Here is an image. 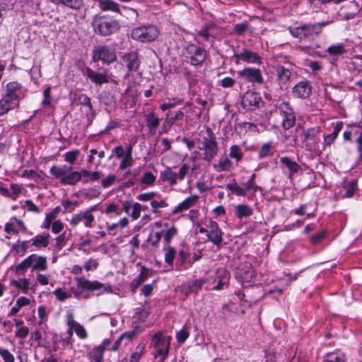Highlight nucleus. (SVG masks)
I'll list each match as a JSON object with an SVG mask.
<instances>
[{
    "label": "nucleus",
    "instance_id": "ea45409f",
    "mask_svg": "<svg viewBox=\"0 0 362 362\" xmlns=\"http://www.w3.org/2000/svg\"><path fill=\"white\" fill-rule=\"evenodd\" d=\"M59 3L62 4L73 9H79L82 7L83 0H57Z\"/></svg>",
    "mask_w": 362,
    "mask_h": 362
},
{
    "label": "nucleus",
    "instance_id": "de8ad7c7",
    "mask_svg": "<svg viewBox=\"0 0 362 362\" xmlns=\"http://www.w3.org/2000/svg\"><path fill=\"white\" fill-rule=\"evenodd\" d=\"M80 151L74 150L71 151L66 152L65 154L64 160L65 161L69 163L70 164H74L76 158L79 156Z\"/></svg>",
    "mask_w": 362,
    "mask_h": 362
},
{
    "label": "nucleus",
    "instance_id": "79ce46f5",
    "mask_svg": "<svg viewBox=\"0 0 362 362\" xmlns=\"http://www.w3.org/2000/svg\"><path fill=\"white\" fill-rule=\"evenodd\" d=\"M206 281L203 279H197L194 281L188 287V292L197 293L202 287Z\"/></svg>",
    "mask_w": 362,
    "mask_h": 362
},
{
    "label": "nucleus",
    "instance_id": "f3484780",
    "mask_svg": "<svg viewBox=\"0 0 362 362\" xmlns=\"http://www.w3.org/2000/svg\"><path fill=\"white\" fill-rule=\"evenodd\" d=\"M334 22L333 20L317 23L315 24H306L303 25L304 29V36H310L313 35H319L322 28Z\"/></svg>",
    "mask_w": 362,
    "mask_h": 362
},
{
    "label": "nucleus",
    "instance_id": "a19ab883",
    "mask_svg": "<svg viewBox=\"0 0 362 362\" xmlns=\"http://www.w3.org/2000/svg\"><path fill=\"white\" fill-rule=\"evenodd\" d=\"M11 285L18 288H21L24 293H27L29 289V282L26 279H22L19 281L12 280Z\"/></svg>",
    "mask_w": 362,
    "mask_h": 362
},
{
    "label": "nucleus",
    "instance_id": "37998d69",
    "mask_svg": "<svg viewBox=\"0 0 362 362\" xmlns=\"http://www.w3.org/2000/svg\"><path fill=\"white\" fill-rule=\"evenodd\" d=\"M226 187L237 195L244 196L245 194V190L240 187L235 182L228 184Z\"/></svg>",
    "mask_w": 362,
    "mask_h": 362
},
{
    "label": "nucleus",
    "instance_id": "338daca9",
    "mask_svg": "<svg viewBox=\"0 0 362 362\" xmlns=\"http://www.w3.org/2000/svg\"><path fill=\"white\" fill-rule=\"evenodd\" d=\"M323 362H345L344 359L341 356H336L335 354H331L327 356V358Z\"/></svg>",
    "mask_w": 362,
    "mask_h": 362
},
{
    "label": "nucleus",
    "instance_id": "69168bd1",
    "mask_svg": "<svg viewBox=\"0 0 362 362\" xmlns=\"http://www.w3.org/2000/svg\"><path fill=\"white\" fill-rule=\"evenodd\" d=\"M54 294L58 300L63 301L69 297L66 292H64L61 288H57L54 291Z\"/></svg>",
    "mask_w": 362,
    "mask_h": 362
},
{
    "label": "nucleus",
    "instance_id": "dca6fc26",
    "mask_svg": "<svg viewBox=\"0 0 362 362\" xmlns=\"http://www.w3.org/2000/svg\"><path fill=\"white\" fill-rule=\"evenodd\" d=\"M238 61L243 60L247 63L251 64H261V57L256 52L249 49H244L240 54H235L233 56Z\"/></svg>",
    "mask_w": 362,
    "mask_h": 362
},
{
    "label": "nucleus",
    "instance_id": "aec40b11",
    "mask_svg": "<svg viewBox=\"0 0 362 362\" xmlns=\"http://www.w3.org/2000/svg\"><path fill=\"white\" fill-rule=\"evenodd\" d=\"M67 325L69 326V333L70 334H72V330L74 329L75 332L81 338L84 339L87 337V333L84 327L75 321L71 315L68 317Z\"/></svg>",
    "mask_w": 362,
    "mask_h": 362
},
{
    "label": "nucleus",
    "instance_id": "864d4df0",
    "mask_svg": "<svg viewBox=\"0 0 362 362\" xmlns=\"http://www.w3.org/2000/svg\"><path fill=\"white\" fill-rule=\"evenodd\" d=\"M0 356L2 357L5 362H14V356L9 352L8 349L1 348Z\"/></svg>",
    "mask_w": 362,
    "mask_h": 362
},
{
    "label": "nucleus",
    "instance_id": "7ed1b4c3",
    "mask_svg": "<svg viewBox=\"0 0 362 362\" xmlns=\"http://www.w3.org/2000/svg\"><path fill=\"white\" fill-rule=\"evenodd\" d=\"M158 29L153 25L134 28L131 32L132 37L141 42H153L158 37Z\"/></svg>",
    "mask_w": 362,
    "mask_h": 362
},
{
    "label": "nucleus",
    "instance_id": "39448f33",
    "mask_svg": "<svg viewBox=\"0 0 362 362\" xmlns=\"http://www.w3.org/2000/svg\"><path fill=\"white\" fill-rule=\"evenodd\" d=\"M94 62L102 61L106 64H111L117 59L115 49L107 45L95 47L93 50Z\"/></svg>",
    "mask_w": 362,
    "mask_h": 362
},
{
    "label": "nucleus",
    "instance_id": "e433bc0d",
    "mask_svg": "<svg viewBox=\"0 0 362 362\" xmlns=\"http://www.w3.org/2000/svg\"><path fill=\"white\" fill-rule=\"evenodd\" d=\"M283 117L282 126L285 129H289L296 122V116L295 114H288L281 115Z\"/></svg>",
    "mask_w": 362,
    "mask_h": 362
},
{
    "label": "nucleus",
    "instance_id": "6ab92c4d",
    "mask_svg": "<svg viewBox=\"0 0 362 362\" xmlns=\"http://www.w3.org/2000/svg\"><path fill=\"white\" fill-rule=\"evenodd\" d=\"M151 275L150 270L142 266L141 268V272L139 275L133 279L130 284L131 289L133 292H135L136 288L140 286V285L144 282L148 277Z\"/></svg>",
    "mask_w": 362,
    "mask_h": 362
},
{
    "label": "nucleus",
    "instance_id": "a211bd4d",
    "mask_svg": "<svg viewBox=\"0 0 362 362\" xmlns=\"http://www.w3.org/2000/svg\"><path fill=\"white\" fill-rule=\"evenodd\" d=\"M312 91V87L308 81H300L293 87V94L300 98H308Z\"/></svg>",
    "mask_w": 362,
    "mask_h": 362
},
{
    "label": "nucleus",
    "instance_id": "20e7f679",
    "mask_svg": "<svg viewBox=\"0 0 362 362\" xmlns=\"http://www.w3.org/2000/svg\"><path fill=\"white\" fill-rule=\"evenodd\" d=\"M208 136L203 138L202 148L204 151V160L206 161H211L218 153V144L216 141L215 135L210 128H207L206 130Z\"/></svg>",
    "mask_w": 362,
    "mask_h": 362
},
{
    "label": "nucleus",
    "instance_id": "f257e3e1",
    "mask_svg": "<svg viewBox=\"0 0 362 362\" xmlns=\"http://www.w3.org/2000/svg\"><path fill=\"white\" fill-rule=\"evenodd\" d=\"M50 173L55 178H61L60 183L62 185H74L80 181V177L77 171H73L71 166L53 165L50 168Z\"/></svg>",
    "mask_w": 362,
    "mask_h": 362
},
{
    "label": "nucleus",
    "instance_id": "0e129e2a",
    "mask_svg": "<svg viewBox=\"0 0 362 362\" xmlns=\"http://www.w3.org/2000/svg\"><path fill=\"white\" fill-rule=\"evenodd\" d=\"M63 228H64V226H63V223H62V221L59 220H57L52 223V231L54 233L57 234V233H59V232H61Z\"/></svg>",
    "mask_w": 362,
    "mask_h": 362
},
{
    "label": "nucleus",
    "instance_id": "58836bf2",
    "mask_svg": "<svg viewBox=\"0 0 362 362\" xmlns=\"http://www.w3.org/2000/svg\"><path fill=\"white\" fill-rule=\"evenodd\" d=\"M103 347H95L90 354V358L93 362H103Z\"/></svg>",
    "mask_w": 362,
    "mask_h": 362
},
{
    "label": "nucleus",
    "instance_id": "c756f323",
    "mask_svg": "<svg viewBox=\"0 0 362 362\" xmlns=\"http://www.w3.org/2000/svg\"><path fill=\"white\" fill-rule=\"evenodd\" d=\"M161 178L164 181L169 182L172 185L177 183V174L170 168H167L164 171L161 172Z\"/></svg>",
    "mask_w": 362,
    "mask_h": 362
},
{
    "label": "nucleus",
    "instance_id": "473e14b6",
    "mask_svg": "<svg viewBox=\"0 0 362 362\" xmlns=\"http://www.w3.org/2000/svg\"><path fill=\"white\" fill-rule=\"evenodd\" d=\"M253 210L246 204H239L236 207L235 214L240 218L247 217L252 214Z\"/></svg>",
    "mask_w": 362,
    "mask_h": 362
},
{
    "label": "nucleus",
    "instance_id": "2eb2a0df",
    "mask_svg": "<svg viewBox=\"0 0 362 362\" xmlns=\"http://www.w3.org/2000/svg\"><path fill=\"white\" fill-rule=\"evenodd\" d=\"M189 51L192 53L190 57V63L193 66H199L204 63L206 58V54L204 49L192 45Z\"/></svg>",
    "mask_w": 362,
    "mask_h": 362
},
{
    "label": "nucleus",
    "instance_id": "4468645a",
    "mask_svg": "<svg viewBox=\"0 0 362 362\" xmlns=\"http://www.w3.org/2000/svg\"><path fill=\"white\" fill-rule=\"evenodd\" d=\"M19 105V99L6 94L0 100V116Z\"/></svg>",
    "mask_w": 362,
    "mask_h": 362
},
{
    "label": "nucleus",
    "instance_id": "5fc2aeb1",
    "mask_svg": "<svg viewBox=\"0 0 362 362\" xmlns=\"http://www.w3.org/2000/svg\"><path fill=\"white\" fill-rule=\"evenodd\" d=\"M189 337V332L187 329L183 327L179 332H177L176 339L178 342L184 343Z\"/></svg>",
    "mask_w": 362,
    "mask_h": 362
},
{
    "label": "nucleus",
    "instance_id": "9b49d317",
    "mask_svg": "<svg viewBox=\"0 0 362 362\" xmlns=\"http://www.w3.org/2000/svg\"><path fill=\"white\" fill-rule=\"evenodd\" d=\"M122 62L126 66L129 72L136 71L140 66V60L137 52L133 51L124 54L122 57Z\"/></svg>",
    "mask_w": 362,
    "mask_h": 362
},
{
    "label": "nucleus",
    "instance_id": "0eeeda50",
    "mask_svg": "<svg viewBox=\"0 0 362 362\" xmlns=\"http://www.w3.org/2000/svg\"><path fill=\"white\" fill-rule=\"evenodd\" d=\"M171 337L163 335L161 333H156L152 339V344L156 350L155 356H168Z\"/></svg>",
    "mask_w": 362,
    "mask_h": 362
},
{
    "label": "nucleus",
    "instance_id": "c9c22d12",
    "mask_svg": "<svg viewBox=\"0 0 362 362\" xmlns=\"http://www.w3.org/2000/svg\"><path fill=\"white\" fill-rule=\"evenodd\" d=\"M145 349V344H139L136 348L132 354L130 356V362H139L141 357L144 354V351Z\"/></svg>",
    "mask_w": 362,
    "mask_h": 362
},
{
    "label": "nucleus",
    "instance_id": "49530a36",
    "mask_svg": "<svg viewBox=\"0 0 362 362\" xmlns=\"http://www.w3.org/2000/svg\"><path fill=\"white\" fill-rule=\"evenodd\" d=\"M346 189L345 194L343 195L344 197L350 198L353 196L354 192L356 189V182L352 180L347 185L344 187Z\"/></svg>",
    "mask_w": 362,
    "mask_h": 362
},
{
    "label": "nucleus",
    "instance_id": "4be33fe9",
    "mask_svg": "<svg viewBox=\"0 0 362 362\" xmlns=\"http://www.w3.org/2000/svg\"><path fill=\"white\" fill-rule=\"evenodd\" d=\"M280 163L282 165V168H286L289 170V177L298 173L300 170V166L296 162L292 160L288 157H282L280 158Z\"/></svg>",
    "mask_w": 362,
    "mask_h": 362
},
{
    "label": "nucleus",
    "instance_id": "c85d7f7f",
    "mask_svg": "<svg viewBox=\"0 0 362 362\" xmlns=\"http://www.w3.org/2000/svg\"><path fill=\"white\" fill-rule=\"evenodd\" d=\"M50 236L47 235H37L33 238V245L36 247H47L49 245Z\"/></svg>",
    "mask_w": 362,
    "mask_h": 362
},
{
    "label": "nucleus",
    "instance_id": "f8f14e48",
    "mask_svg": "<svg viewBox=\"0 0 362 362\" xmlns=\"http://www.w3.org/2000/svg\"><path fill=\"white\" fill-rule=\"evenodd\" d=\"M95 218L90 211H85L77 214L73 216L70 221V224L73 226H76L80 222L84 221V225L87 228H91Z\"/></svg>",
    "mask_w": 362,
    "mask_h": 362
},
{
    "label": "nucleus",
    "instance_id": "a18cd8bd",
    "mask_svg": "<svg viewBox=\"0 0 362 362\" xmlns=\"http://www.w3.org/2000/svg\"><path fill=\"white\" fill-rule=\"evenodd\" d=\"M175 253L176 251L173 247L170 246L167 247L166 252L165 254V260L168 264H173Z\"/></svg>",
    "mask_w": 362,
    "mask_h": 362
},
{
    "label": "nucleus",
    "instance_id": "052dcab7",
    "mask_svg": "<svg viewBox=\"0 0 362 362\" xmlns=\"http://www.w3.org/2000/svg\"><path fill=\"white\" fill-rule=\"evenodd\" d=\"M136 335V332L134 330L124 332L122 334H121L120 337L123 341H125L124 344H127V343L132 340Z\"/></svg>",
    "mask_w": 362,
    "mask_h": 362
},
{
    "label": "nucleus",
    "instance_id": "2f4dec72",
    "mask_svg": "<svg viewBox=\"0 0 362 362\" xmlns=\"http://www.w3.org/2000/svg\"><path fill=\"white\" fill-rule=\"evenodd\" d=\"M21 88V85L19 83L16 81L10 82L6 85V94L19 99V95L17 92L20 90Z\"/></svg>",
    "mask_w": 362,
    "mask_h": 362
},
{
    "label": "nucleus",
    "instance_id": "6e6552de",
    "mask_svg": "<svg viewBox=\"0 0 362 362\" xmlns=\"http://www.w3.org/2000/svg\"><path fill=\"white\" fill-rule=\"evenodd\" d=\"M262 103V100L259 93L247 91L243 96L242 106L247 111H254L258 109L260 104Z\"/></svg>",
    "mask_w": 362,
    "mask_h": 362
},
{
    "label": "nucleus",
    "instance_id": "774afa93",
    "mask_svg": "<svg viewBox=\"0 0 362 362\" xmlns=\"http://www.w3.org/2000/svg\"><path fill=\"white\" fill-rule=\"evenodd\" d=\"M235 84V80L230 77H226L221 81V85L223 88H230L233 86Z\"/></svg>",
    "mask_w": 362,
    "mask_h": 362
},
{
    "label": "nucleus",
    "instance_id": "b1692460",
    "mask_svg": "<svg viewBox=\"0 0 362 362\" xmlns=\"http://www.w3.org/2000/svg\"><path fill=\"white\" fill-rule=\"evenodd\" d=\"M277 78L281 83H287L291 76V71L283 66H277L276 68Z\"/></svg>",
    "mask_w": 362,
    "mask_h": 362
},
{
    "label": "nucleus",
    "instance_id": "6e6d98bb",
    "mask_svg": "<svg viewBox=\"0 0 362 362\" xmlns=\"http://www.w3.org/2000/svg\"><path fill=\"white\" fill-rule=\"evenodd\" d=\"M132 209H133V210L131 214V216L134 220H136L140 216L141 205L139 203H134L132 205Z\"/></svg>",
    "mask_w": 362,
    "mask_h": 362
},
{
    "label": "nucleus",
    "instance_id": "1a4fd4ad",
    "mask_svg": "<svg viewBox=\"0 0 362 362\" xmlns=\"http://www.w3.org/2000/svg\"><path fill=\"white\" fill-rule=\"evenodd\" d=\"M238 75L244 80L252 83H262L263 82L261 71L259 69L245 68L238 71Z\"/></svg>",
    "mask_w": 362,
    "mask_h": 362
},
{
    "label": "nucleus",
    "instance_id": "603ef678",
    "mask_svg": "<svg viewBox=\"0 0 362 362\" xmlns=\"http://www.w3.org/2000/svg\"><path fill=\"white\" fill-rule=\"evenodd\" d=\"M230 156L235 158L237 160H240L243 157V154L240 152V148L237 145H233L230 147Z\"/></svg>",
    "mask_w": 362,
    "mask_h": 362
},
{
    "label": "nucleus",
    "instance_id": "e2e57ef3",
    "mask_svg": "<svg viewBox=\"0 0 362 362\" xmlns=\"http://www.w3.org/2000/svg\"><path fill=\"white\" fill-rule=\"evenodd\" d=\"M50 86H48L45 89L43 92L45 99L42 100V105L45 107L48 106L50 104Z\"/></svg>",
    "mask_w": 362,
    "mask_h": 362
},
{
    "label": "nucleus",
    "instance_id": "09e8293b",
    "mask_svg": "<svg viewBox=\"0 0 362 362\" xmlns=\"http://www.w3.org/2000/svg\"><path fill=\"white\" fill-rule=\"evenodd\" d=\"M249 28L247 22L235 24L233 27L234 32L238 35H242Z\"/></svg>",
    "mask_w": 362,
    "mask_h": 362
},
{
    "label": "nucleus",
    "instance_id": "c03bdc74",
    "mask_svg": "<svg viewBox=\"0 0 362 362\" xmlns=\"http://www.w3.org/2000/svg\"><path fill=\"white\" fill-rule=\"evenodd\" d=\"M279 110L281 115L294 113L288 102L281 103L279 106Z\"/></svg>",
    "mask_w": 362,
    "mask_h": 362
},
{
    "label": "nucleus",
    "instance_id": "a878e982",
    "mask_svg": "<svg viewBox=\"0 0 362 362\" xmlns=\"http://www.w3.org/2000/svg\"><path fill=\"white\" fill-rule=\"evenodd\" d=\"M99 6L102 11H112L120 13L119 5L112 0H100Z\"/></svg>",
    "mask_w": 362,
    "mask_h": 362
},
{
    "label": "nucleus",
    "instance_id": "8fccbe9b",
    "mask_svg": "<svg viewBox=\"0 0 362 362\" xmlns=\"http://www.w3.org/2000/svg\"><path fill=\"white\" fill-rule=\"evenodd\" d=\"M272 144L269 143L264 144L260 148L259 152V157L264 158L271 155Z\"/></svg>",
    "mask_w": 362,
    "mask_h": 362
},
{
    "label": "nucleus",
    "instance_id": "9d476101",
    "mask_svg": "<svg viewBox=\"0 0 362 362\" xmlns=\"http://www.w3.org/2000/svg\"><path fill=\"white\" fill-rule=\"evenodd\" d=\"M319 131L315 128H310L303 134V143L308 151H313L316 148L317 144V134Z\"/></svg>",
    "mask_w": 362,
    "mask_h": 362
},
{
    "label": "nucleus",
    "instance_id": "3c124183",
    "mask_svg": "<svg viewBox=\"0 0 362 362\" xmlns=\"http://www.w3.org/2000/svg\"><path fill=\"white\" fill-rule=\"evenodd\" d=\"M147 126L150 128H156L160 123L159 119L153 115H148L146 117Z\"/></svg>",
    "mask_w": 362,
    "mask_h": 362
},
{
    "label": "nucleus",
    "instance_id": "cd10ccee",
    "mask_svg": "<svg viewBox=\"0 0 362 362\" xmlns=\"http://www.w3.org/2000/svg\"><path fill=\"white\" fill-rule=\"evenodd\" d=\"M78 174L80 177V180H81V177H83L84 178V182H88V180L90 181H95L100 178V173L95 171V172H91L87 170H82L81 172H78Z\"/></svg>",
    "mask_w": 362,
    "mask_h": 362
},
{
    "label": "nucleus",
    "instance_id": "13d9d810",
    "mask_svg": "<svg viewBox=\"0 0 362 362\" xmlns=\"http://www.w3.org/2000/svg\"><path fill=\"white\" fill-rule=\"evenodd\" d=\"M156 180V177L151 173H145L142 177V182L147 185H152Z\"/></svg>",
    "mask_w": 362,
    "mask_h": 362
},
{
    "label": "nucleus",
    "instance_id": "bf43d9fd",
    "mask_svg": "<svg viewBox=\"0 0 362 362\" xmlns=\"http://www.w3.org/2000/svg\"><path fill=\"white\" fill-rule=\"evenodd\" d=\"M55 219L54 213H49L46 215L45 222L42 225L44 228L48 229L51 226L52 221Z\"/></svg>",
    "mask_w": 362,
    "mask_h": 362
},
{
    "label": "nucleus",
    "instance_id": "393cba45",
    "mask_svg": "<svg viewBox=\"0 0 362 362\" xmlns=\"http://www.w3.org/2000/svg\"><path fill=\"white\" fill-rule=\"evenodd\" d=\"M342 127H343L342 122H338L336 124L332 133L325 136V138H324V144L325 146H330L334 142V141L337 137L339 133L341 132Z\"/></svg>",
    "mask_w": 362,
    "mask_h": 362
},
{
    "label": "nucleus",
    "instance_id": "680f3d73",
    "mask_svg": "<svg viewBox=\"0 0 362 362\" xmlns=\"http://www.w3.org/2000/svg\"><path fill=\"white\" fill-rule=\"evenodd\" d=\"M116 177L115 175H109L106 178L102 180V185L106 188L114 184Z\"/></svg>",
    "mask_w": 362,
    "mask_h": 362
},
{
    "label": "nucleus",
    "instance_id": "412c9836",
    "mask_svg": "<svg viewBox=\"0 0 362 362\" xmlns=\"http://www.w3.org/2000/svg\"><path fill=\"white\" fill-rule=\"evenodd\" d=\"M86 76L92 82L97 85L108 83V79L105 74L96 72L90 68H86Z\"/></svg>",
    "mask_w": 362,
    "mask_h": 362
},
{
    "label": "nucleus",
    "instance_id": "423d86ee",
    "mask_svg": "<svg viewBox=\"0 0 362 362\" xmlns=\"http://www.w3.org/2000/svg\"><path fill=\"white\" fill-rule=\"evenodd\" d=\"M75 281L76 286L83 289L92 292H98L96 294L100 295L103 292H111L112 289L110 286H106L103 284L98 281H89L86 279L84 277H76Z\"/></svg>",
    "mask_w": 362,
    "mask_h": 362
},
{
    "label": "nucleus",
    "instance_id": "f03ea898",
    "mask_svg": "<svg viewBox=\"0 0 362 362\" xmlns=\"http://www.w3.org/2000/svg\"><path fill=\"white\" fill-rule=\"evenodd\" d=\"M92 25L94 32L101 36L110 35L119 29L117 21L105 16L95 17Z\"/></svg>",
    "mask_w": 362,
    "mask_h": 362
},
{
    "label": "nucleus",
    "instance_id": "bb28decb",
    "mask_svg": "<svg viewBox=\"0 0 362 362\" xmlns=\"http://www.w3.org/2000/svg\"><path fill=\"white\" fill-rule=\"evenodd\" d=\"M218 276L217 278H219V280L217 283V284L214 287V289L215 290H221L223 288V286L228 284L229 276L228 272L223 269H219L217 272Z\"/></svg>",
    "mask_w": 362,
    "mask_h": 362
},
{
    "label": "nucleus",
    "instance_id": "4c0bfd02",
    "mask_svg": "<svg viewBox=\"0 0 362 362\" xmlns=\"http://www.w3.org/2000/svg\"><path fill=\"white\" fill-rule=\"evenodd\" d=\"M327 52L333 56H339L342 55L345 52L344 47L342 44L333 45L329 47L327 49Z\"/></svg>",
    "mask_w": 362,
    "mask_h": 362
},
{
    "label": "nucleus",
    "instance_id": "7c9ffc66",
    "mask_svg": "<svg viewBox=\"0 0 362 362\" xmlns=\"http://www.w3.org/2000/svg\"><path fill=\"white\" fill-rule=\"evenodd\" d=\"M35 259H33V264L32 265L33 270L45 271L47 268V259L42 256H37L35 255Z\"/></svg>",
    "mask_w": 362,
    "mask_h": 362
},
{
    "label": "nucleus",
    "instance_id": "72a5a7b5",
    "mask_svg": "<svg viewBox=\"0 0 362 362\" xmlns=\"http://www.w3.org/2000/svg\"><path fill=\"white\" fill-rule=\"evenodd\" d=\"M231 166H232V162L227 157L221 158L218 163L214 165V168L217 171H219V172L228 170L230 168Z\"/></svg>",
    "mask_w": 362,
    "mask_h": 362
},
{
    "label": "nucleus",
    "instance_id": "f704fd0d",
    "mask_svg": "<svg viewBox=\"0 0 362 362\" xmlns=\"http://www.w3.org/2000/svg\"><path fill=\"white\" fill-rule=\"evenodd\" d=\"M33 259H35V255H30L29 257H28L26 259H25L22 262H21L19 264L16 266V272H25L27 270L29 267H32L33 264Z\"/></svg>",
    "mask_w": 362,
    "mask_h": 362
},
{
    "label": "nucleus",
    "instance_id": "ddd939ff",
    "mask_svg": "<svg viewBox=\"0 0 362 362\" xmlns=\"http://www.w3.org/2000/svg\"><path fill=\"white\" fill-rule=\"evenodd\" d=\"M209 229L207 240L211 241L217 246H220L223 241V238L222 232L218 223L215 221H210Z\"/></svg>",
    "mask_w": 362,
    "mask_h": 362
},
{
    "label": "nucleus",
    "instance_id": "5701e85b",
    "mask_svg": "<svg viewBox=\"0 0 362 362\" xmlns=\"http://www.w3.org/2000/svg\"><path fill=\"white\" fill-rule=\"evenodd\" d=\"M197 199V196H192L187 198L175 207V209L173 211V214H179L185 210L189 209L190 207L194 205Z\"/></svg>",
    "mask_w": 362,
    "mask_h": 362
},
{
    "label": "nucleus",
    "instance_id": "4d7b16f0",
    "mask_svg": "<svg viewBox=\"0 0 362 362\" xmlns=\"http://www.w3.org/2000/svg\"><path fill=\"white\" fill-rule=\"evenodd\" d=\"M29 334V329L27 327H20L16 332V337L24 340Z\"/></svg>",
    "mask_w": 362,
    "mask_h": 362
}]
</instances>
